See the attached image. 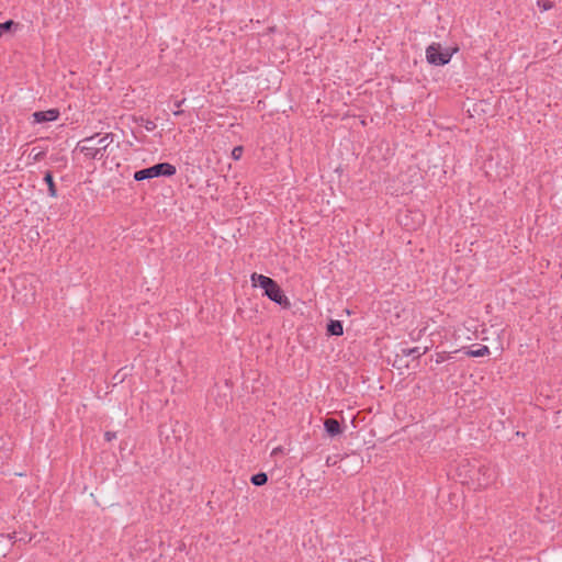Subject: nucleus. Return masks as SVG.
Wrapping results in <instances>:
<instances>
[{
  "label": "nucleus",
  "instance_id": "nucleus-12",
  "mask_svg": "<svg viewBox=\"0 0 562 562\" xmlns=\"http://www.w3.org/2000/svg\"><path fill=\"white\" fill-rule=\"evenodd\" d=\"M448 359H450V353L447 351H441V352L436 353L435 361H436V363L439 364V363L447 361Z\"/></svg>",
  "mask_w": 562,
  "mask_h": 562
},
{
  "label": "nucleus",
  "instance_id": "nucleus-8",
  "mask_svg": "<svg viewBox=\"0 0 562 562\" xmlns=\"http://www.w3.org/2000/svg\"><path fill=\"white\" fill-rule=\"evenodd\" d=\"M327 331L330 335L341 336L344 334V327L340 321H330L327 325Z\"/></svg>",
  "mask_w": 562,
  "mask_h": 562
},
{
  "label": "nucleus",
  "instance_id": "nucleus-16",
  "mask_svg": "<svg viewBox=\"0 0 562 562\" xmlns=\"http://www.w3.org/2000/svg\"><path fill=\"white\" fill-rule=\"evenodd\" d=\"M550 8H551V3H549V2H548V3H544V4L542 5V9H543V10H549Z\"/></svg>",
  "mask_w": 562,
  "mask_h": 562
},
{
  "label": "nucleus",
  "instance_id": "nucleus-13",
  "mask_svg": "<svg viewBox=\"0 0 562 562\" xmlns=\"http://www.w3.org/2000/svg\"><path fill=\"white\" fill-rule=\"evenodd\" d=\"M14 25L13 21H7L4 23H0V37Z\"/></svg>",
  "mask_w": 562,
  "mask_h": 562
},
{
  "label": "nucleus",
  "instance_id": "nucleus-11",
  "mask_svg": "<svg viewBox=\"0 0 562 562\" xmlns=\"http://www.w3.org/2000/svg\"><path fill=\"white\" fill-rule=\"evenodd\" d=\"M267 474L261 472L251 476V483L257 486H261L267 483Z\"/></svg>",
  "mask_w": 562,
  "mask_h": 562
},
{
  "label": "nucleus",
  "instance_id": "nucleus-18",
  "mask_svg": "<svg viewBox=\"0 0 562 562\" xmlns=\"http://www.w3.org/2000/svg\"><path fill=\"white\" fill-rule=\"evenodd\" d=\"M181 113H182V111H180V110H176V112H175L176 115H180Z\"/></svg>",
  "mask_w": 562,
  "mask_h": 562
},
{
  "label": "nucleus",
  "instance_id": "nucleus-9",
  "mask_svg": "<svg viewBox=\"0 0 562 562\" xmlns=\"http://www.w3.org/2000/svg\"><path fill=\"white\" fill-rule=\"evenodd\" d=\"M465 353H467V356L473 357V358L485 357V356L490 355V348L487 346H481L477 349L468 350Z\"/></svg>",
  "mask_w": 562,
  "mask_h": 562
},
{
  "label": "nucleus",
  "instance_id": "nucleus-10",
  "mask_svg": "<svg viewBox=\"0 0 562 562\" xmlns=\"http://www.w3.org/2000/svg\"><path fill=\"white\" fill-rule=\"evenodd\" d=\"M44 180L45 182L47 183L48 186V193L52 198H56L57 196V190H56V187H55V183H54V179H53V176L50 172H47L44 177Z\"/></svg>",
  "mask_w": 562,
  "mask_h": 562
},
{
  "label": "nucleus",
  "instance_id": "nucleus-17",
  "mask_svg": "<svg viewBox=\"0 0 562 562\" xmlns=\"http://www.w3.org/2000/svg\"><path fill=\"white\" fill-rule=\"evenodd\" d=\"M418 352V349L417 348H414V349H411L407 355H412V353H417Z\"/></svg>",
  "mask_w": 562,
  "mask_h": 562
},
{
  "label": "nucleus",
  "instance_id": "nucleus-7",
  "mask_svg": "<svg viewBox=\"0 0 562 562\" xmlns=\"http://www.w3.org/2000/svg\"><path fill=\"white\" fill-rule=\"evenodd\" d=\"M325 429L327 434L331 437L338 436L341 434V427L338 423V420L334 418H328L324 423Z\"/></svg>",
  "mask_w": 562,
  "mask_h": 562
},
{
  "label": "nucleus",
  "instance_id": "nucleus-6",
  "mask_svg": "<svg viewBox=\"0 0 562 562\" xmlns=\"http://www.w3.org/2000/svg\"><path fill=\"white\" fill-rule=\"evenodd\" d=\"M34 123L53 122L59 117V111L57 109H49L47 111H38L33 113Z\"/></svg>",
  "mask_w": 562,
  "mask_h": 562
},
{
  "label": "nucleus",
  "instance_id": "nucleus-4",
  "mask_svg": "<svg viewBox=\"0 0 562 562\" xmlns=\"http://www.w3.org/2000/svg\"><path fill=\"white\" fill-rule=\"evenodd\" d=\"M176 173V167L168 162L157 164L153 167L138 170L134 173V179L136 181H142L145 179H151L159 176H173Z\"/></svg>",
  "mask_w": 562,
  "mask_h": 562
},
{
  "label": "nucleus",
  "instance_id": "nucleus-3",
  "mask_svg": "<svg viewBox=\"0 0 562 562\" xmlns=\"http://www.w3.org/2000/svg\"><path fill=\"white\" fill-rule=\"evenodd\" d=\"M457 52V47L453 49H442L440 44L432 43L426 48V59L431 65L443 66L450 61Z\"/></svg>",
  "mask_w": 562,
  "mask_h": 562
},
{
  "label": "nucleus",
  "instance_id": "nucleus-15",
  "mask_svg": "<svg viewBox=\"0 0 562 562\" xmlns=\"http://www.w3.org/2000/svg\"><path fill=\"white\" fill-rule=\"evenodd\" d=\"M115 437H116V436H115V434H114V432H111V431H106V432L104 434V438H105V440H106V441H111V440H113Z\"/></svg>",
  "mask_w": 562,
  "mask_h": 562
},
{
  "label": "nucleus",
  "instance_id": "nucleus-14",
  "mask_svg": "<svg viewBox=\"0 0 562 562\" xmlns=\"http://www.w3.org/2000/svg\"><path fill=\"white\" fill-rule=\"evenodd\" d=\"M243 153H244V148L241 146L234 147L233 150H232L233 159L239 160L241 155H243Z\"/></svg>",
  "mask_w": 562,
  "mask_h": 562
},
{
  "label": "nucleus",
  "instance_id": "nucleus-1",
  "mask_svg": "<svg viewBox=\"0 0 562 562\" xmlns=\"http://www.w3.org/2000/svg\"><path fill=\"white\" fill-rule=\"evenodd\" d=\"M250 281L252 286H259L263 290V294L268 296L271 301L279 304L283 308H290L291 302L289 297L284 294L283 290L280 285L271 278L266 277L263 274H259L254 272L250 276Z\"/></svg>",
  "mask_w": 562,
  "mask_h": 562
},
{
  "label": "nucleus",
  "instance_id": "nucleus-5",
  "mask_svg": "<svg viewBox=\"0 0 562 562\" xmlns=\"http://www.w3.org/2000/svg\"><path fill=\"white\" fill-rule=\"evenodd\" d=\"M495 482V472L488 465H481L477 469V476L473 480V484L477 488H487Z\"/></svg>",
  "mask_w": 562,
  "mask_h": 562
},
{
  "label": "nucleus",
  "instance_id": "nucleus-2",
  "mask_svg": "<svg viewBox=\"0 0 562 562\" xmlns=\"http://www.w3.org/2000/svg\"><path fill=\"white\" fill-rule=\"evenodd\" d=\"M112 143L113 136L111 134L103 136L94 135L80 140L77 149L89 159H99Z\"/></svg>",
  "mask_w": 562,
  "mask_h": 562
}]
</instances>
